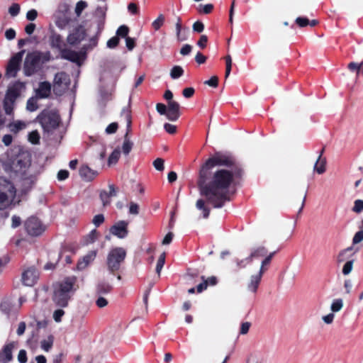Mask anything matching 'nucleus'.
<instances>
[{
    "instance_id": "nucleus-62",
    "label": "nucleus",
    "mask_w": 363,
    "mask_h": 363,
    "mask_svg": "<svg viewBox=\"0 0 363 363\" xmlns=\"http://www.w3.org/2000/svg\"><path fill=\"white\" fill-rule=\"evenodd\" d=\"M125 45L128 50H132L135 47V40L130 37L125 38Z\"/></svg>"
},
{
    "instance_id": "nucleus-59",
    "label": "nucleus",
    "mask_w": 363,
    "mask_h": 363,
    "mask_svg": "<svg viewBox=\"0 0 363 363\" xmlns=\"http://www.w3.org/2000/svg\"><path fill=\"white\" fill-rule=\"evenodd\" d=\"M207 43H208V37H207V35H201L199 40L197 42V45L201 49H204L206 47V45H207Z\"/></svg>"
},
{
    "instance_id": "nucleus-34",
    "label": "nucleus",
    "mask_w": 363,
    "mask_h": 363,
    "mask_svg": "<svg viewBox=\"0 0 363 363\" xmlns=\"http://www.w3.org/2000/svg\"><path fill=\"white\" fill-rule=\"evenodd\" d=\"M184 74V69L181 66L175 65L170 71V76L172 79H177Z\"/></svg>"
},
{
    "instance_id": "nucleus-7",
    "label": "nucleus",
    "mask_w": 363,
    "mask_h": 363,
    "mask_svg": "<svg viewBox=\"0 0 363 363\" xmlns=\"http://www.w3.org/2000/svg\"><path fill=\"white\" fill-rule=\"evenodd\" d=\"M121 117L123 118L126 123V133L124 135V140L121 149L123 153L125 155H128L133 147V143L130 140L129 138V133L131 131L132 125L131 111L129 107H125L122 109Z\"/></svg>"
},
{
    "instance_id": "nucleus-38",
    "label": "nucleus",
    "mask_w": 363,
    "mask_h": 363,
    "mask_svg": "<svg viewBox=\"0 0 363 363\" xmlns=\"http://www.w3.org/2000/svg\"><path fill=\"white\" fill-rule=\"evenodd\" d=\"M129 33V28L127 26H121L116 30V36L118 38H127Z\"/></svg>"
},
{
    "instance_id": "nucleus-22",
    "label": "nucleus",
    "mask_w": 363,
    "mask_h": 363,
    "mask_svg": "<svg viewBox=\"0 0 363 363\" xmlns=\"http://www.w3.org/2000/svg\"><path fill=\"white\" fill-rule=\"evenodd\" d=\"M98 174V172L91 169L87 165H82L79 169V175L86 181L93 180Z\"/></svg>"
},
{
    "instance_id": "nucleus-49",
    "label": "nucleus",
    "mask_w": 363,
    "mask_h": 363,
    "mask_svg": "<svg viewBox=\"0 0 363 363\" xmlns=\"http://www.w3.org/2000/svg\"><path fill=\"white\" fill-rule=\"evenodd\" d=\"M164 161L162 158H157L153 162L154 167L158 171H163L164 169Z\"/></svg>"
},
{
    "instance_id": "nucleus-50",
    "label": "nucleus",
    "mask_w": 363,
    "mask_h": 363,
    "mask_svg": "<svg viewBox=\"0 0 363 363\" xmlns=\"http://www.w3.org/2000/svg\"><path fill=\"white\" fill-rule=\"evenodd\" d=\"M347 68L352 72H355L357 77H358L361 74L360 69H359V64L352 62L348 64Z\"/></svg>"
},
{
    "instance_id": "nucleus-23",
    "label": "nucleus",
    "mask_w": 363,
    "mask_h": 363,
    "mask_svg": "<svg viewBox=\"0 0 363 363\" xmlns=\"http://www.w3.org/2000/svg\"><path fill=\"white\" fill-rule=\"evenodd\" d=\"M96 256V251H90L88 254L82 257L77 263V269L79 270L84 269L91 262H92Z\"/></svg>"
},
{
    "instance_id": "nucleus-10",
    "label": "nucleus",
    "mask_w": 363,
    "mask_h": 363,
    "mask_svg": "<svg viewBox=\"0 0 363 363\" xmlns=\"http://www.w3.org/2000/svg\"><path fill=\"white\" fill-rule=\"evenodd\" d=\"M40 60V57L39 55L35 53H28L24 62V74L29 77L35 74L37 71Z\"/></svg>"
},
{
    "instance_id": "nucleus-33",
    "label": "nucleus",
    "mask_w": 363,
    "mask_h": 363,
    "mask_svg": "<svg viewBox=\"0 0 363 363\" xmlns=\"http://www.w3.org/2000/svg\"><path fill=\"white\" fill-rule=\"evenodd\" d=\"M121 157V150L120 149L116 148L111 154L108 157V164H116Z\"/></svg>"
},
{
    "instance_id": "nucleus-36",
    "label": "nucleus",
    "mask_w": 363,
    "mask_h": 363,
    "mask_svg": "<svg viewBox=\"0 0 363 363\" xmlns=\"http://www.w3.org/2000/svg\"><path fill=\"white\" fill-rule=\"evenodd\" d=\"M343 307V301L341 298L333 300L330 308L333 313L340 311Z\"/></svg>"
},
{
    "instance_id": "nucleus-27",
    "label": "nucleus",
    "mask_w": 363,
    "mask_h": 363,
    "mask_svg": "<svg viewBox=\"0 0 363 363\" xmlns=\"http://www.w3.org/2000/svg\"><path fill=\"white\" fill-rule=\"evenodd\" d=\"M295 23L298 27L302 28L308 26H310L311 27H315L316 25H318V21L315 19L310 21L307 17L299 16L296 18Z\"/></svg>"
},
{
    "instance_id": "nucleus-3",
    "label": "nucleus",
    "mask_w": 363,
    "mask_h": 363,
    "mask_svg": "<svg viewBox=\"0 0 363 363\" xmlns=\"http://www.w3.org/2000/svg\"><path fill=\"white\" fill-rule=\"evenodd\" d=\"M26 89V84L19 80L9 84L3 100V107L6 115H13L16 101Z\"/></svg>"
},
{
    "instance_id": "nucleus-17",
    "label": "nucleus",
    "mask_w": 363,
    "mask_h": 363,
    "mask_svg": "<svg viewBox=\"0 0 363 363\" xmlns=\"http://www.w3.org/2000/svg\"><path fill=\"white\" fill-rule=\"evenodd\" d=\"M61 57L62 59L69 60L70 62L77 63V65H80L81 64V59L79 54L74 51L69 49L64 48L60 52Z\"/></svg>"
},
{
    "instance_id": "nucleus-43",
    "label": "nucleus",
    "mask_w": 363,
    "mask_h": 363,
    "mask_svg": "<svg viewBox=\"0 0 363 363\" xmlns=\"http://www.w3.org/2000/svg\"><path fill=\"white\" fill-rule=\"evenodd\" d=\"M98 298L96 300V306L99 308H102L108 306V300L104 297L103 296H97Z\"/></svg>"
},
{
    "instance_id": "nucleus-60",
    "label": "nucleus",
    "mask_w": 363,
    "mask_h": 363,
    "mask_svg": "<svg viewBox=\"0 0 363 363\" xmlns=\"http://www.w3.org/2000/svg\"><path fill=\"white\" fill-rule=\"evenodd\" d=\"M204 84L213 88H216L218 85V78L216 76H213L208 80L206 81Z\"/></svg>"
},
{
    "instance_id": "nucleus-11",
    "label": "nucleus",
    "mask_w": 363,
    "mask_h": 363,
    "mask_svg": "<svg viewBox=\"0 0 363 363\" xmlns=\"http://www.w3.org/2000/svg\"><path fill=\"white\" fill-rule=\"evenodd\" d=\"M30 165V160L24 155H18L11 164V169L15 173L23 174Z\"/></svg>"
},
{
    "instance_id": "nucleus-45",
    "label": "nucleus",
    "mask_w": 363,
    "mask_h": 363,
    "mask_svg": "<svg viewBox=\"0 0 363 363\" xmlns=\"http://www.w3.org/2000/svg\"><path fill=\"white\" fill-rule=\"evenodd\" d=\"M352 250V247H348L346 249L341 250L337 255V262H342L346 259V254L348 252H351Z\"/></svg>"
},
{
    "instance_id": "nucleus-29",
    "label": "nucleus",
    "mask_w": 363,
    "mask_h": 363,
    "mask_svg": "<svg viewBox=\"0 0 363 363\" xmlns=\"http://www.w3.org/2000/svg\"><path fill=\"white\" fill-rule=\"evenodd\" d=\"M326 162L325 157L318 158L314 165V171L319 174H323L326 170Z\"/></svg>"
},
{
    "instance_id": "nucleus-20",
    "label": "nucleus",
    "mask_w": 363,
    "mask_h": 363,
    "mask_svg": "<svg viewBox=\"0 0 363 363\" xmlns=\"http://www.w3.org/2000/svg\"><path fill=\"white\" fill-rule=\"evenodd\" d=\"M268 253L267 249L264 246H259L256 248H254L249 257L246 258L248 263L252 262L253 259H259L261 257H264Z\"/></svg>"
},
{
    "instance_id": "nucleus-26",
    "label": "nucleus",
    "mask_w": 363,
    "mask_h": 363,
    "mask_svg": "<svg viewBox=\"0 0 363 363\" xmlns=\"http://www.w3.org/2000/svg\"><path fill=\"white\" fill-rule=\"evenodd\" d=\"M264 274H261L260 272L257 274L252 275L250 278V281L248 284L247 288L250 291L253 293H256L259 285L261 282L262 277Z\"/></svg>"
},
{
    "instance_id": "nucleus-21",
    "label": "nucleus",
    "mask_w": 363,
    "mask_h": 363,
    "mask_svg": "<svg viewBox=\"0 0 363 363\" xmlns=\"http://www.w3.org/2000/svg\"><path fill=\"white\" fill-rule=\"evenodd\" d=\"M201 278L203 281L196 286L198 293L202 292L203 290L206 289L208 286H215L218 283L217 277L215 276L210 277L207 279H206L204 276H201Z\"/></svg>"
},
{
    "instance_id": "nucleus-32",
    "label": "nucleus",
    "mask_w": 363,
    "mask_h": 363,
    "mask_svg": "<svg viewBox=\"0 0 363 363\" xmlns=\"http://www.w3.org/2000/svg\"><path fill=\"white\" fill-rule=\"evenodd\" d=\"M12 308L13 305L9 300L2 301L0 303V310L7 315L11 313Z\"/></svg>"
},
{
    "instance_id": "nucleus-18",
    "label": "nucleus",
    "mask_w": 363,
    "mask_h": 363,
    "mask_svg": "<svg viewBox=\"0 0 363 363\" xmlns=\"http://www.w3.org/2000/svg\"><path fill=\"white\" fill-rule=\"evenodd\" d=\"M14 347L13 343L10 342L4 346L0 351V362L8 363L13 359L12 350Z\"/></svg>"
},
{
    "instance_id": "nucleus-46",
    "label": "nucleus",
    "mask_w": 363,
    "mask_h": 363,
    "mask_svg": "<svg viewBox=\"0 0 363 363\" xmlns=\"http://www.w3.org/2000/svg\"><path fill=\"white\" fill-rule=\"evenodd\" d=\"M29 141L33 144H38L40 142V135L37 131L31 132L28 135Z\"/></svg>"
},
{
    "instance_id": "nucleus-16",
    "label": "nucleus",
    "mask_w": 363,
    "mask_h": 363,
    "mask_svg": "<svg viewBox=\"0 0 363 363\" xmlns=\"http://www.w3.org/2000/svg\"><path fill=\"white\" fill-rule=\"evenodd\" d=\"M49 43L50 47L52 49H57L60 52L62 51V50L65 48V43L63 40L62 37L60 34L55 33V31H52L49 37Z\"/></svg>"
},
{
    "instance_id": "nucleus-15",
    "label": "nucleus",
    "mask_w": 363,
    "mask_h": 363,
    "mask_svg": "<svg viewBox=\"0 0 363 363\" xmlns=\"http://www.w3.org/2000/svg\"><path fill=\"white\" fill-rule=\"evenodd\" d=\"M180 105L177 101H170L167 104V118L171 121H176L180 117Z\"/></svg>"
},
{
    "instance_id": "nucleus-58",
    "label": "nucleus",
    "mask_w": 363,
    "mask_h": 363,
    "mask_svg": "<svg viewBox=\"0 0 363 363\" xmlns=\"http://www.w3.org/2000/svg\"><path fill=\"white\" fill-rule=\"evenodd\" d=\"M118 123L114 122L110 123L106 128V133L107 134H113L115 133L118 130Z\"/></svg>"
},
{
    "instance_id": "nucleus-28",
    "label": "nucleus",
    "mask_w": 363,
    "mask_h": 363,
    "mask_svg": "<svg viewBox=\"0 0 363 363\" xmlns=\"http://www.w3.org/2000/svg\"><path fill=\"white\" fill-rule=\"evenodd\" d=\"M69 80L68 75L65 72H57L54 78L55 90L63 84L67 85Z\"/></svg>"
},
{
    "instance_id": "nucleus-12",
    "label": "nucleus",
    "mask_w": 363,
    "mask_h": 363,
    "mask_svg": "<svg viewBox=\"0 0 363 363\" xmlns=\"http://www.w3.org/2000/svg\"><path fill=\"white\" fill-rule=\"evenodd\" d=\"M128 222L120 220L111 227L110 233L118 238H125L128 234Z\"/></svg>"
},
{
    "instance_id": "nucleus-4",
    "label": "nucleus",
    "mask_w": 363,
    "mask_h": 363,
    "mask_svg": "<svg viewBox=\"0 0 363 363\" xmlns=\"http://www.w3.org/2000/svg\"><path fill=\"white\" fill-rule=\"evenodd\" d=\"M36 120L45 132H52L59 127L60 116L56 110L44 109L38 116Z\"/></svg>"
},
{
    "instance_id": "nucleus-13",
    "label": "nucleus",
    "mask_w": 363,
    "mask_h": 363,
    "mask_svg": "<svg viewBox=\"0 0 363 363\" xmlns=\"http://www.w3.org/2000/svg\"><path fill=\"white\" fill-rule=\"evenodd\" d=\"M86 35V33L84 27L79 26L68 35L67 42L72 45H75L82 41Z\"/></svg>"
},
{
    "instance_id": "nucleus-63",
    "label": "nucleus",
    "mask_w": 363,
    "mask_h": 363,
    "mask_svg": "<svg viewBox=\"0 0 363 363\" xmlns=\"http://www.w3.org/2000/svg\"><path fill=\"white\" fill-rule=\"evenodd\" d=\"M195 90L193 87L185 88L182 91V94L185 98H191L194 96Z\"/></svg>"
},
{
    "instance_id": "nucleus-52",
    "label": "nucleus",
    "mask_w": 363,
    "mask_h": 363,
    "mask_svg": "<svg viewBox=\"0 0 363 363\" xmlns=\"http://www.w3.org/2000/svg\"><path fill=\"white\" fill-rule=\"evenodd\" d=\"M9 12L12 16H16L20 12V6L18 4H13L9 9Z\"/></svg>"
},
{
    "instance_id": "nucleus-44",
    "label": "nucleus",
    "mask_w": 363,
    "mask_h": 363,
    "mask_svg": "<svg viewBox=\"0 0 363 363\" xmlns=\"http://www.w3.org/2000/svg\"><path fill=\"white\" fill-rule=\"evenodd\" d=\"M353 263L354 260H349L346 262L342 267V274L344 275H347L352 272L353 268Z\"/></svg>"
},
{
    "instance_id": "nucleus-5",
    "label": "nucleus",
    "mask_w": 363,
    "mask_h": 363,
    "mask_svg": "<svg viewBox=\"0 0 363 363\" xmlns=\"http://www.w3.org/2000/svg\"><path fill=\"white\" fill-rule=\"evenodd\" d=\"M126 257V250L123 247H116L108 253L106 265L109 272L113 275L118 272Z\"/></svg>"
},
{
    "instance_id": "nucleus-56",
    "label": "nucleus",
    "mask_w": 363,
    "mask_h": 363,
    "mask_svg": "<svg viewBox=\"0 0 363 363\" xmlns=\"http://www.w3.org/2000/svg\"><path fill=\"white\" fill-rule=\"evenodd\" d=\"M65 315V311L62 309H57L53 313V318L54 320L59 323L62 320V316Z\"/></svg>"
},
{
    "instance_id": "nucleus-39",
    "label": "nucleus",
    "mask_w": 363,
    "mask_h": 363,
    "mask_svg": "<svg viewBox=\"0 0 363 363\" xmlns=\"http://www.w3.org/2000/svg\"><path fill=\"white\" fill-rule=\"evenodd\" d=\"M165 257H166L165 252H163L160 255V256L157 260V265H156V272L158 274H160V273L164 264Z\"/></svg>"
},
{
    "instance_id": "nucleus-42",
    "label": "nucleus",
    "mask_w": 363,
    "mask_h": 363,
    "mask_svg": "<svg viewBox=\"0 0 363 363\" xmlns=\"http://www.w3.org/2000/svg\"><path fill=\"white\" fill-rule=\"evenodd\" d=\"M176 31H177V38L179 41H183L185 39L181 38V30H182V19L179 16H177V22H176Z\"/></svg>"
},
{
    "instance_id": "nucleus-14",
    "label": "nucleus",
    "mask_w": 363,
    "mask_h": 363,
    "mask_svg": "<svg viewBox=\"0 0 363 363\" xmlns=\"http://www.w3.org/2000/svg\"><path fill=\"white\" fill-rule=\"evenodd\" d=\"M38 278V272L34 267L25 270L22 274V282L24 285L33 286Z\"/></svg>"
},
{
    "instance_id": "nucleus-51",
    "label": "nucleus",
    "mask_w": 363,
    "mask_h": 363,
    "mask_svg": "<svg viewBox=\"0 0 363 363\" xmlns=\"http://www.w3.org/2000/svg\"><path fill=\"white\" fill-rule=\"evenodd\" d=\"M99 233L96 230H92L87 235L86 242L93 243L97 239Z\"/></svg>"
},
{
    "instance_id": "nucleus-61",
    "label": "nucleus",
    "mask_w": 363,
    "mask_h": 363,
    "mask_svg": "<svg viewBox=\"0 0 363 363\" xmlns=\"http://www.w3.org/2000/svg\"><path fill=\"white\" fill-rule=\"evenodd\" d=\"M87 4L84 1H79L77 3L75 12L77 14H80L82 10H84L86 7Z\"/></svg>"
},
{
    "instance_id": "nucleus-37",
    "label": "nucleus",
    "mask_w": 363,
    "mask_h": 363,
    "mask_svg": "<svg viewBox=\"0 0 363 363\" xmlns=\"http://www.w3.org/2000/svg\"><path fill=\"white\" fill-rule=\"evenodd\" d=\"M164 22V16L163 14H160L157 19H155L152 26L155 30H158Z\"/></svg>"
},
{
    "instance_id": "nucleus-9",
    "label": "nucleus",
    "mask_w": 363,
    "mask_h": 363,
    "mask_svg": "<svg viewBox=\"0 0 363 363\" xmlns=\"http://www.w3.org/2000/svg\"><path fill=\"white\" fill-rule=\"evenodd\" d=\"M24 51L17 52L9 60L6 69V77L7 78L16 77L18 72L20 70Z\"/></svg>"
},
{
    "instance_id": "nucleus-1",
    "label": "nucleus",
    "mask_w": 363,
    "mask_h": 363,
    "mask_svg": "<svg viewBox=\"0 0 363 363\" xmlns=\"http://www.w3.org/2000/svg\"><path fill=\"white\" fill-rule=\"evenodd\" d=\"M245 174L231 155L216 152L201 167L197 185L201 196L215 208L230 201V189L240 184Z\"/></svg>"
},
{
    "instance_id": "nucleus-55",
    "label": "nucleus",
    "mask_w": 363,
    "mask_h": 363,
    "mask_svg": "<svg viewBox=\"0 0 363 363\" xmlns=\"http://www.w3.org/2000/svg\"><path fill=\"white\" fill-rule=\"evenodd\" d=\"M104 222V216L103 214L96 215L92 220V223L96 227L100 226Z\"/></svg>"
},
{
    "instance_id": "nucleus-2",
    "label": "nucleus",
    "mask_w": 363,
    "mask_h": 363,
    "mask_svg": "<svg viewBox=\"0 0 363 363\" xmlns=\"http://www.w3.org/2000/svg\"><path fill=\"white\" fill-rule=\"evenodd\" d=\"M77 281V277L72 276L67 277L56 284L52 296V300L56 306L61 308L68 306L69 301L78 289Z\"/></svg>"
},
{
    "instance_id": "nucleus-35",
    "label": "nucleus",
    "mask_w": 363,
    "mask_h": 363,
    "mask_svg": "<svg viewBox=\"0 0 363 363\" xmlns=\"http://www.w3.org/2000/svg\"><path fill=\"white\" fill-rule=\"evenodd\" d=\"M213 5L212 4H208L206 5L200 4L197 9L199 13L209 14L213 10Z\"/></svg>"
},
{
    "instance_id": "nucleus-19",
    "label": "nucleus",
    "mask_w": 363,
    "mask_h": 363,
    "mask_svg": "<svg viewBox=\"0 0 363 363\" xmlns=\"http://www.w3.org/2000/svg\"><path fill=\"white\" fill-rule=\"evenodd\" d=\"M109 191H101L100 193V199L102 201L103 206H106L110 204L111 198L116 196V191L113 184H110Z\"/></svg>"
},
{
    "instance_id": "nucleus-31",
    "label": "nucleus",
    "mask_w": 363,
    "mask_h": 363,
    "mask_svg": "<svg viewBox=\"0 0 363 363\" xmlns=\"http://www.w3.org/2000/svg\"><path fill=\"white\" fill-rule=\"evenodd\" d=\"M50 255L53 257L55 262L49 261L48 262H47L43 267L45 270L55 269L57 264L58 263L59 260L60 259V258L62 257L61 253H57V254L55 253L54 255L51 254Z\"/></svg>"
},
{
    "instance_id": "nucleus-57",
    "label": "nucleus",
    "mask_w": 363,
    "mask_h": 363,
    "mask_svg": "<svg viewBox=\"0 0 363 363\" xmlns=\"http://www.w3.org/2000/svg\"><path fill=\"white\" fill-rule=\"evenodd\" d=\"M193 30L196 33H201L204 30V24L199 21H196L192 26Z\"/></svg>"
},
{
    "instance_id": "nucleus-48",
    "label": "nucleus",
    "mask_w": 363,
    "mask_h": 363,
    "mask_svg": "<svg viewBox=\"0 0 363 363\" xmlns=\"http://www.w3.org/2000/svg\"><path fill=\"white\" fill-rule=\"evenodd\" d=\"M119 41L118 36L112 37L107 41V47L111 49L115 48L118 45Z\"/></svg>"
},
{
    "instance_id": "nucleus-64",
    "label": "nucleus",
    "mask_w": 363,
    "mask_h": 363,
    "mask_svg": "<svg viewBox=\"0 0 363 363\" xmlns=\"http://www.w3.org/2000/svg\"><path fill=\"white\" fill-rule=\"evenodd\" d=\"M18 360L20 363H26L27 362V353L24 350H21L18 354Z\"/></svg>"
},
{
    "instance_id": "nucleus-54",
    "label": "nucleus",
    "mask_w": 363,
    "mask_h": 363,
    "mask_svg": "<svg viewBox=\"0 0 363 363\" xmlns=\"http://www.w3.org/2000/svg\"><path fill=\"white\" fill-rule=\"evenodd\" d=\"M363 240V230L357 232L352 239V244L356 245Z\"/></svg>"
},
{
    "instance_id": "nucleus-41",
    "label": "nucleus",
    "mask_w": 363,
    "mask_h": 363,
    "mask_svg": "<svg viewBox=\"0 0 363 363\" xmlns=\"http://www.w3.org/2000/svg\"><path fill=\"white\" fill-rule=\"evenodd\" d=\"M225 79L228 77V76L230 74L231 69H232V58L230 55H227L225 57Z\"/></svg>"
},
{
    "instance_id": "nucleus-40",
    "label": "nucleus",
    "mask_w": 363,
    "mask_h": 363,
    "mask_svg": "<svg viewBox=\"0 0 363 363\" xmlns=\"http://www.w3.org/2000/svg\"><path fill=\"white\" fill-rule=\"evenodd\" d=\"M26 108L30 111H35L38 108L37 101L33 98H30L27 101Z\"/></svg>"
},
{
    "instance_id": "nucleus-47",
    "label": "nucleus",
    "mask_w": 363,
    "mask_h": 363,
    "mask_svg": "<svg viewBox=\"0 0 363 363\" xmlns=\"http://www.w3.org/2000/svg\"><path fill=\"white\" fill-rule=\"evenodd\" d=\"M101 33V30H99L97 33L91 37L89 40V44L88 45V48H90V49H92L93 48L96 47L98 44V40H99V36Z\"/></svg>"
},
{
    "instance_id": "nucleus-6",
    "label": "nucleus",
    "mask_w": 363,
    "mask_h": 363,
    "mask_svg": "<svg viewBox=\"0 0 363 363\" xmlns=\"http://www.w3.org/2000/svg\"><path fill=\"white\" fill-rule=\"evenodd\" d=\"M13 184L4 177H0V210L6 209L16 196Z\"/></svg>"
},
{
    "instance_id": "nucleus-25",
    "label": "nucleus",
    "mask_w": 363,
    "mask_h": 363,
    "mask_svg": "<svg viewBox=\"0 0 363 363\" xmlns=\"http://www.w3.org/2000/svg\"><path fill=\"white\" fill-rule=\"evenodd\" d=\"M112 290L113 286L110 284L106 281H99L96 286L95 294L96 296H103L111 293Z\"/></svg>"
},
{
    "instance_id": "nucleus-24",
    "label": "nucleus",
    "mask_w": 363,
    "mask_h": 363,
    "mask_svg": "<svg viewBox=\"0 0 363 363\" xmlns=\"http://www.w3.org/2000/svg\"><path fill=\"white\" fill-rule=\"evenodd\" d=\"M37 95L41 99L49 97L51 93V85L48 82H43L39 84L36 91Z\"/></svg>"
},
{
    "instance_id": "nucleus-53",
    "label": "nucleus",
    "mask_w": 363,
    "mask_h": 363,
    "mask_svg": "<svg viewBox=\"0 0 363 363\" xmlns=\"http://www.w3.org/2000/svg\"><path fill=\"white\" fill-rule=\"evenodd\" d=\"M352 211L355 213H360L363 211V200L357 199L354 201Z\"/></svg>"
},
{
    "instance_id": "nucleus-8",
    "label": "nucleus",
    "mask_w": 363,
    "mask_h": 363,
    "mask_svg": "<svg viewBox=\"0 0 363 363\" xmlns=\"http://www.w3.org/2000/svg\"><path fill=\"white\" fill-rule=\"evenodd\" d=\"M26 233L33 237L40 235L45 230L42 222L35 216H30L24 223Z\"/></svg>"
},
{
    "instance_id": "nucleus-30",
    "label": "nucleus",
    "mask_w": 363,
    "mask_h": 363,
    "mask_svg": "<svg viewBox=\"0 0 363 363\" xmlns=\"http://www.w3.org/2000/svg\"><path fill=\"white\" fill-rule=\"evenodd\" d=\"M196 206L199 210L202 211L203 217L208 218L210 215V208L206 205L205 201L202 199L197 200Z\"/></svg>"
}]
</instances>
